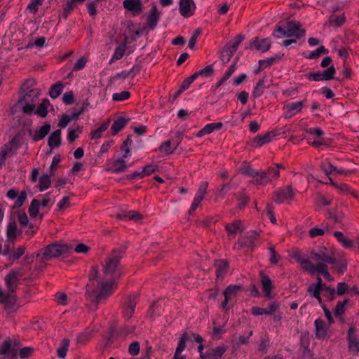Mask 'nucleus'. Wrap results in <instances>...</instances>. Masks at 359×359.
Masks as SVG:
<instances>
[{
  "mask_svg": "<svg viewBox=\"0 0 359 359\" xmlns=\"http://www.w3.org/2000/svg\"><path fill=\"white\" fill-rule=\"evenodd\" d=\"M311 258L314 262H318V264L316 266L308 258L304 257L298 258L297 261L301 266L311 275H314L316 273H318L323 275L327 280L332 281L333 278L328 273L327 266L323 263H320V262L329 264H334L335 259L332 255H328L326 252L325 248H322L317 252H313L311 254Z\"/></svg>",
  "mask_w": 359,
  "mask_h": 359,
  "instance_id": "obj_1",
  "label": "nucleus"
},
{
  "mask_svg": "<svg viewBox=\"0 0 359 359\" xmlns=\"http://www.w3.org/2000/svg\"><path fill=\"white\" fill-rule=\"evenodd\" d=\"M18 279V273L17 272H11L6 276L5 281L8 290L11 292L7 296L0 291V301L4 304L6 309L8 312H11L15 309L16 300L13 294V291L17 286Z\"/></svg>",
  "mask_w": 359,
  "mask_h": 359,
  "instance_id": "obj_2",
  "label": "nucleus"
},
{
  "mask_svg": "<svg viewBox=\"0 0 359 359\" xmlns=\"http://www.w3.org/2000/svg\"><path fill=\"white\" fill-rule=\"evenodd\" d=\"M304 33L305 31L299 24L290 22L284 27H278L273 32V35L278 39L285 37L298 39L304 35Z\"/></svg>",
  "mask_w": 359,
  "mask_h": 359,
  "instance_id": "obj_3",
  "label": "nucleus"
},
{
  "mask_svg": "<svg viewBox=\"0 0 359 359\" xmlns=\"http://www.w3.org/2000/svg\"><path fill=\"white\" fill-rule=\"evenodd\" d=\"M71 249L72 246L67 244L53 243L47 246L42 254L37 253L36 257L42 262H46L49 259L57 257Z\"/></svg>",
  "mask_w": 359,
  "mask_h": 359,
  "instance_id": "obj_4",
  "label": "nucleus"
},
{
  "mask_svg": "<svg viewBox=\"0 0 359 359\" xmlns=\"http://www.w3.org/2000/svg\"><path fill=\"white\" fill-rule=\"evenodd\" d=\"M21 343L16 339H7L0 345V355L3 359H16Z\"/></svg>",
  "mask_w": 359,
  "mask_h": 359,
  "instance_id": "obj_5",
  "label": "nucleus"
},
{
  "mask_svg": "<svg viewBox=\"0 0 359 359\" xmlns=\"http://www.w3.org/2000/svg\"><path fill=\"white\" fill-rule=\"evenodd\" d=\"M121 256V252H114L111 255L104 268V273L106 276H112L114 278L120 276L118 264Z\"/></svg>",
  "mask_w": 359,
  "mask_h": 359,
  "instance_id": "obj_6",
  "label": "nucleus"
},
{
  "mask_svg": "<svg viewBox=\"0 0 359 359\" xmlns=\"http://www.w3.org/2000/svg\"><path fill=\"white\" fill-rule=\"evenodd\" d=\"M40 95L41 90L36 88L29 90L24 95L20 102H25V104L22 106V110L25 113L30 114L34 111L35 108L34 103L37 100Z\"/></svg>",
  "mask_w": 359,
  "mask_h": 359,
  "instance_id": "obj_7",
  "label": "nucleus"
},
{
  "mask_svg": "<svg viewBox=\"0 0 359 359\" xmlns=\"http://www.w3.org/2000/svg\"><path fill=\"white\" fill-rule=\"evenodd\" d=\"M115 288L116 283L113 280L101 285L100 287L97 288L95 291H90L89 285H87V292L89 294L90 297H93V295H94L96 297L97 301L99 302L102 299L111 294Z\"/></svg>",
  "mask_w": 359,
  "mask_h": 359,
  "instance_id": "obj_8",
  "label": "nucleus"
},
{
  "mask_svg": "<svg viewBox=\"0 0 359 359\" xmlns=\"http://www.w3.org/2000/svg\"><path fill=\"white\" fill-rule=\"evenodd\" d=\"M297 191L291 186H287L276 191L273 195V201L278 203H290L294 198Z\"/></svg>",
  "mask_w": 359,
  "mask_h": 359,
  "instance_id": "obj_9",
  "label": "nucleus"
},
{
  "mask_svg": "<svg viewBox=\"0 0 359 359\" xmlns=\"http://www.w3.org/2000/svg\"><path fill=\"white\" fill-rule=\"evenodd\" d=\"M304 106V101L291 102L285 104L283 107V116L290 118L300 113Z\"/></svg>",
  "mask_w": 359,
  "mask_h": 359,
  "instance_id": "obj_10",
  "label": "nucleus"
},
{
  "mask_svg": "<svg viewBox=\"0 0 359 359\" xmlns=\"http://www.w3.org/2000/svg\"><path fill=\"white\" fill-rule=\"evenodd\" d=\"M208 183L203 182L201 184L198 191H196L193 202L190 207V212H194L197 209L201 201L204 199L207 193Z\"/></svg>",
  "mask_w": 359,
  "mask_h": 359,
  "instance_id": "obj_11",
  "label": "nucleus"
},
{
  "mask_svg": "<svg viewBox=\"0 0 359 359\" xmlns=\"http://www.w3.org/2000/svg\"><path fill=\"white\" fill-rule=\"evenodd\" d=\"M196 5L193 0H180L179 2V11L184 18H189L194 15Z\"/></svg>",
  "mask_w": 359,
  "mask_h": 359,
  "instance_id": "obj_12",
  "label": "nucleus"
},
{
  "mask_svg": "<svg viewBox=\"0 0 359 359\" xmlns=\"http://www.w3.org/2000/svg\"><path fill=\"white\" fill-rule=\"evenodd\" d=\"M271 46V41L269 38L262 39L255 38L250 42V48L257 50L261 53L269 50Z\"/></svg>",
  "mask_w": 359,
  "mask_h": 359,
  "instance_id": "obj_13",
  "label": "nucleus"
},
{
  "mask_svg": "<svg viewBox=\"0 0 359 359\" xmlns=\"http://www.w3.org/2000/svg\"><path fill=\"white\" fill-rule=\"evenodd\" d=\"M241 291V286L238 285H229L228 286L224 292V300L222 303L221 306L223 309H225L227 306L228 303L234 299L238 294V293Z\"/></svg>",
  "mask_w": 359,
  "mask_h": 359,
  "instance_id": "obj_14",
  "label": "nucleus"
},
{
  "mask_svg": "<svg viewBox=\"0 0 359 359\" xmlns=\"http://www.w3.org/2000/svg\"><path fill=\"white\" fill-rule=\"evenodd\" d=\"M242 172L249 176L256 177L257 183L259 184H267L270 181V177L264 172L258 173L252 170L251 168H246L243 169Z\"/></svg>",
  "mask_w": 359,
  "mask_h": 359,
  "instance_id": "obj_15",
  "label": "nucleus"
},
{
  "mask_svg": "<svg viewBox=\"0 0 359 359\" xmlns=\"http://www.w3.org/2000/svg\"><path fill=\"white\" fill-rule=\"evenodd\" d=\"M355 330L354 327H350L348 331V348L353 353L359 352V338L355 337Z\"/></svg>",
  "mask_w": 359,
  "mask_h": 359,
  "instance_id": "obj_16",
  "label": "nucleus"
},
{
  "mask_svg": "<svg viewBox=\"0 0 359 359\" xmlns=\"http://www.w3.org/2000/svg\"><path fill=\"white\" fill-rule=\"evenodd\" d=\"M323 285L322 280L320 277L317 278V283L311 285L308 288V292L313 295L320 304H322V299L320 297V292H322Z\"/></svg>",
  "mask_w": 359,
  "mask_h": 359,
  "instance_id": "obj_17",
  "label": "nucleus"
},
{
  "mask_svg": "<svg viewBox=\"0 0 359 359\" xmlns=\"http://www.w3.org/2000/svg\"><path fill=\"white\" fill-rule=\"evenodd\" d=\"M188 339L187 333H184L178 341L177 347L175 350L172 359H186V356L182 355V351L185 349L186 342Z\"/></svg>",
  "mask_w": 359,
  "mask_h": 359,
  "instance_id": "obj_18",
  "label": "nucleus"
},
{
  "mask_svg": "<svg viewBox=\"0 0 359 359\" xmlns=\"http://www.w3.org/2000/svg\"><path fill=\"white\" fill-rule=\"evenodd\" d=\"M127 168L128 165L126 161L122 158H119L112 162L109 170L114 173H118L125 172Z\"/></svg>",
  "mask_w": 359,
  "mask_h": 359,
  "instance_id": "obj_19",
  "label": "nucleus"
},
{
  "mask_svg": "<svg viewBox=\"0 0 359 359\" xmlns=\"http://www.w3.org/2000/svg\"><path fill=\"white\" fill-rule=\"evenodd\" d=\"M61 134L62 132L59 129L50 134L48 144L51 151L61 145Z\"/></svg>",
  "mask_w": 359,
  "mask_h": 359,
  "instance_id": "obj_20",
  "label": "nucleus"
},
{
  "mask_svg": "<svg viewBox=\"0 0 359 359\" xmlns=\"http://www.w3.org/2000/svg\"><path fill=\"white\" fill-rule=\"evenodd\" d=\"M316 335L319 339H324L327 336V326L321 319L315 320Z\"/></svg>",
  "mask_w": 359,
  "mask_h": 359,
  "instance_id": "obj_21",
  "label": "nucleus"
},
{
  "mask_svg": "<svg viewBox=\"0 0 359 359\" xmlns=\"http://www.w3.org/2000/svg\"><path fill=\"white\" fill-rule=\"evenodd\" d=\"M222 126V123H211L205 125L196 135V137H201L205 135L210 134L215 130H219Z\"/></svg>",
  "mask_w": 359,
  "mask_h": 359,
  "instance_id": "obj_22",
  "label": "nucleus"
},
{
  "mask_svg": "<svg viewBox=\"0 0 359 359\" xmlns=\"http://www.w3.org/2000/svg\"><path fill=\"white\" fill-rule=\"evenodd\" d=\"M123 6L126 9L134 13H139L142 10L140 0H125L123 1Z\"/></svg>",
  "mask_w": 359,
  "mask_h": 359,
  "instance_id": "obj_23",
  "label": "nucleus"
},
{
  "mask_svg": "<svg viewBox=\"0 0 359 359\" xmlns=\"http://www.w3.org/2000/svg\"><path fill=\"white\" fill-rule=\"evenodd\" d=\"M226 351V346H219L206 353L205 359H220L222 355Z\"/></svg>",
  "mask_w": 359,
  "mask_h": 359,
  "instance_id": "obj_24",
  "label": "nucleus"
},
{
  "mask_svg": "<svg viewBox=\"0 0 359 359\" xmlns=\"http://www.w3.org/2000/svg\"><path fill=\"white\" fill-rule=\"evenodd\" d=\"M261 281L265 296L268 298H271V281L270 278L265 276L264 273H261Z\"/></svg>",
  "mask_w": 359,
  "mask_h": 359,
  "instance_id": "obj_25",
  "label": "nucleus"
},
{
  "mask_svg": "<svg viewBox=\"0 0 359 359\" xmlns=\"http://www.w3.org/2000/svg\"><path fill=\"white\" fill-rule=\"evenodd\" d=\"M344 14H332L329 18V25L333 27H339L341 26L345 22Z\"/></svg>",
  "mask_w": 359,
  "mask_h": 359,
  "instance_id": "obj_26",
  "label": "nucleus"
},
{
  "mask_svg": "<svg viewBox=\"0 0 359 359\" xmlns=\"http://www.w3.org/2000/svg\"><path fill=\"white\" fill-rule=\"evenodd\" d=\"M53 175L45 174L41 175L39 179V189L40 191H43L48 189L51 184L50 177Z\"/></svg>",
  "mask_w": 359,
  "mask_h": 359,
  "instance_id": "obj_27",
  "label": "nucleus"
},
{
  "mask_svg": "<svg viewBox=\"0 0 359 359\" xmlns=\"http://www.w3.org/2000/svg\"><path fill=\"white\" fill-rule=\"evenodd\" d=\"M334 237L337 239V241L341 243V244L346 248H351L353 245V242L346 238L343 233L340 231H335L334 233Z\"/></svg>",
  "mask_w": 359,
  "mask_h": 359,
  "instance_id": "obj_28",
  "label": "nucleus"
},
{
  "mask_svg": "<svg viewBox=\"0 0 359 359\" xmlns=\"http://www.w3.org/2000/svg\"><path fill=\"white\" fill-rule=\"evenodd\" d=\"M272 135L269 133L264 134V135L257 136L253 140V144L255 147H262L263 144L269 143L271 141Z\"/></svg>",
  "mask_w": 359,
  "mask_h": 359,
  "instance_id": "obj_29",
  "label": "nucleus"
},
{
  "mask_svg": "<svg viewBox=\"0 0 359 359\" xmlns=\"http://www.w3.org/2000/svg\"><path fill=\"white\" fill-rule=\"evenodd\" d=\"M126 49V42L125 41L121 45L117 46L114 50V53L110 60V62H114L120 60L124 55Z\"/></svg>",
  "mask_w": 359,
  "mask_h": 359,
  "instance_id": "obj_30",
  "label": "nucleus"
},
{
  "mask_svg": "<svg viewBox=\"0 0 359 359\" xmlns=\"http://www.w3.org/2000/svg\"><path fill=\"white\" fill-rule=\"evenodd\" d=\"M127 122V120L123 117H119L116 121H114L111 127V130H112L113 134H116L121 129H123L126 125Z\"/></svg>",
  "mask_w": 359,
  "mask_h": 359,
  "instance_id": "obj_31",
  "label": "nucleus"
},
{
  "mask_svg": "<svg viewBox=\"0 0 359 359\" xmlns=\"http://www.w3.org/2000/svg\"><path fill=\"white\" fill-rule=\"evenodd\" d=\"M69 346V340L66 338L63 339L61 342L60 346L57 349V356L60 358L63 359L65 358V356L67 355V352L68 351Z\"/></svg>",
  "mask_w": 359,
  "mask_h": 359,
  "instance_id": "obj_32",
  "label": "nucleus"
},
{
  "mask_svg": "<svg viewBox=\"0 0 359 359\" xmlns=\"http://www.w3.org/2000/svg\"><path fill=\"white\" fill-rule=\"evenodd\" d=\"M50 130V126L49 124H45L40 128V129L35 132L34 134V140L38 141L42 140L49 133Z\"/></svg>",
  "mask_w": 359,
  "mask_h": 359,
  "instance_id": "obj_33",
  "label": "nucleus"
},
{
  "mask_svg": "<svg viewBox=\"0 0 359 359\" xmlns=\"http://www.w3.org/2000/svg\"><path fill=\"white\" fill-rule=\"evenodd\" d=\"M159 13L158 12V10L156 6H153L151 9L149 11V17H148V21L150 24V25L154 27L156 25L158 20H159Z\"/></svg>",
  "mask_w": 359,
  "mask_h": 359,
  "instance_id": "obj_34",
  "label": "nucleus"
},
{
  "mask_svg": "<svg viewBox=\"0 0 359 359\" xmlns=\"http://www.w3.org/2000/svg\"><path fill=\"white\" fill-rule=\"evenodd\" d=\"M17 233V226L15 222H10L7 226V238L12 242L15 239Z\"/></svg>",
  "mask_w": 359,
  "mask_h": 359,
  "instance_id": "obj_35",
  "label": "nucleus"
},
{
  "mask_svg": "<svg viewBox=\"0 0 359 359\" xmlns=\"http://www.w3.org/2000/svg\"><path fill=\"white\" fill-rule=\"evenodd\" d=\"M81 133V128L77 126L76 128H69L68 129L67 139L69 142H74Z\"/></svg>",
  "mask_w": 359,
  "mask_h": 359,
  "instance_id": "obj_36",
  "label": "nucleus"
},
{
  "mask_svg": "<svg viewBox=\"0 0 359 359\" xmlns=\"http://www.w3.org/2000/svg\"><path fill=\"white\" fill-rule=\"evenodd\" d=\"M242 40L243 38L241 36H238L233 41L228 43L224 48L228 50L230 54H234Z\"/></svg>",
  "mask_w": 359,
  "mask_h": 359,
  "instance_id": "obj_37",
  "label": "nucleus"
},
{
  "mask_svg": "<svg viewBox=\"0 0 359 359\" xmlns=\"http://www.w3.org/2000/svg\"><path fill=\"white\" fill-rule=\"evenodd\" d=\"M40 208V201L34 199L30 204L29 208V214L32 217H36L39 215Z\"/></svg>",
  "mask_w": 359,
  "mask_h": 359,
  "instance_id": "obj_38",
  "label": "nucleus"
},
{
  "mask_svg": "<svg viewBox=\"0 0 359 359\" xmlns=\"http://www.w3.org/2000/svg\"><path fill=\"white\" fill-rule=\"evenodd\" d=\"M64 88L61 83H57L51 86L49 90V95L51 98H57L62 92Z\"/></svg>",
  "mask_w": 359,
  "mask_h": 359,
  "instance_id": "obj_39",
  "label": "nucleus"
},
{
  "mask_svg": "<svg viewBox=\"0 0 359 359\" xmlns=\"http://www.w3.org/2000/svg\"><path fill=\"white\" fill-rule=\"evenodd\" d=\"M242 228V224L240 221L234 222L226 226V231L229 235L235 236Z\"/></svg>",
  "mask_w": 359,
  "mask_h": 359,
  "instance_id": "obj_40",
  "label": "nucleus"
},
{
  "mask_svg": "<svg viewBox=\"0 0 359 359\" xmlns=\"http://www.w3.org/2000/svg\"><path fill=\"white\" fill-rule=\"evenodd\" d=\"M49 101L48 100H43L37 107L35 113L41 117H45L48 114V106Z\"/></svg>",
  "mask_w": 359,
  "mask_h": 359,
  "instance_id": "obj_41",
  "label": "nucleus"
},
{
  "mask_svg": "<svg viewBox=\"0 0 359 359\" xmlns=\"http://www.w3.org/2000/svg\"><path fill=\"white\" fill-rule=\"evenodd\" d=\"M327 53V49H326L324 46H321L318 47L316 50L309 53V54L306 55V57L310 60L316 59L320 57L321 55L326 54Z\"/></svg>",
  "mask_w": 359,
  "mask_h": 359,
  "instance_id": "obj_42",
  "label": "nucleus"
},
{
  "mask_svg": "<svg viewBox=\"0 0 359 359\" xmlns=\"http://www.w3.org/2000/svg\"><path fill=\"white\" fill-rule=\"evenodd\" d=\"M118 217L120 219L128 218L129 219L134 221H139L142 218V215L139 212L134 210H130L124 215H118Z\"/></svg>",
  "mask_w": 359,
  "mask_h": 359,
  "instance_id": "obj_43",
  "label": "nucleus"
},
{
  "mask_svg": "<svg viewBox=\"0 0 359 359\" xmlns=\"http://www.w3.org/2000/svg\"><path fill=\"white\" fill-rule=\"evenodd\" d=\"M227 262L225 260L217 261L215 264L217 276H222L227 268Z\"/></svg>",
  "mask_w": 359,
  "mask_h": 359,
  "instance_id": "obj_44",
  "label": "nucleus"
},
{
  "mask_svg": "<svg viewBox=\"0 0 359 359\" xmlns=\"http://www.w3.org/2000/svg\"><path fill=\"white\" fill-rule=\"evenodd\" d=\"M277 60L276 57H272L270 58H268L266 60H259V72L264 69L265 68L269 67L270 65H273L276 61Z\"/></svg>",
  "mask_w": 359,
  "mask_h": 359,
  "instance_id": "obj_45",
  "label": "nucleus"
},
{
  "mask_svg": "<svg viewBox=\"0 0 359 359\" xmlns=\"http://www.w3.org/2000/svg\"><path fill=\"white\" fill-rule=\"evenodd\" d=\"M136 306V302L135 299H130L128 302V304L125 309V316L127 318H130L132 314L135 311V308Z\"/></svg>",
  "mask_w": 359,
  "mask_h": 359,
  "instance_id": "obj_46",
  "label": "nucleus"
},
{
  "mask_svg": "<svg viewBox=\"0 0 359 359\" xmlns=\"http://www.w3.org/2000/svg\"><path fill=\"white\" fill-rule=\"evenodd\" d=\"M160 152L165 154H170L173 152L174 149L171 148L170 141H165L163 142L158 148Z\"/></svg>",
  "mask_w": 359,
  "mask_h": 359,
  "instance_id": "obj_47",
  "label": "nucleus"
},
{
  "mask_svg": "<svg viewBox=\"0 0 359 359\" xmlns=\"http://www.w3.org/2000/svg\"><path fill=\"white\" fill-rule=\"evenodd\" d=\"M322 293L327 299L332 300L335 295V290L323 285Z\"/></svg>",
  "mask_w": 359,
  "mask_h": 359,
  "instance_id": "obj_48",
  "label": "nucleus"
},
{
  "mask_svg": "<svg viewBox=\"0 0 359 359\" xmlns=\"http://www.w3.org/2000/svg\"><path fill=\"white\" fill-rule=\"evenodd\" d=\"M265 81L264 79H259L257 83L256 87L254 89L253 91V95L256 97L260 96L263 93V90L265 88Z\"/></svg>",
  "mask_w": 359,
  "mask_h": 359,
  "instance_id": "obj_49",
  "label": "nucleus"
},
{
  "mask_svg": "<svg viewBox=\"0 0 359 359\" xmlns=\"http://www.w3.org/2000/svg\"><path fill=\"white\" fill-rule=\"evenodd\" d=\"M130 93L128 91H122L113 94L112 99L114 101H124L130 97Z\"/></svg>",
  "mask_w": 359,
  "mask_h": 359,
  "instance_id": "obj_50",
  "label": "nucleus"
},
{
  "mask_svg": "<svg viewBox=\"0 0 359 359\" xmlns=\"http://www.w3.org/2000/svg\"><path fill=\"white\" fill-rule=\"evenodd\" d=\"M72 120V116L67 114H62L59 120L58 126L65 128Z\"/></svg>",
  "mask_w": 359,
  "mask_h": 359,
  "instance_id": "obj_51",
  "label": "nucleus"
},
{
  "mask_svg": "<svg viewBox=\"0 0 359 359\" xmlns=\"http://www.w3.org/2000/svg\"><path fill=\"white\" fill-rule=\"evenodd\" d=\"M336 73V69L334 66L329 67L327 69L324 70L323 74L325 81L330 80L334 78Z\"/></svg>",
  "mask_w": 359,
  "mask_h": 359,
  "instance_id": "obj_52",
  "label": "nucleus"
},
{
  "mask_svg": "<svg viewBox=\"0 0 359 359\" xmlns=\"http://www.w3.org/2000/svg\"><path fill=\"white\" fill-rule=\"evenodd\" d=\"M347 303V301L345 300L344 302H339L334 309V315L338 317H341L345 309V305Z\"/></svg>",
  "mask_w": 359,
  "mask_h": 359,
  "instance_id": "obj_53",
  "label": "nucleus"
},
{
  "mask_svg": "<svg viewBox=\"0 0 359 359\" xmlns=\"http://www.w3.org/2000/svg\"><path fill=\"white\" fill-rule=\"evenodd\" d=\"M43 0H32L27 6V8L32 13H36L38 11V8L43 4Z\"/></svg>",
  "mask_w": 359,
  "mask_h": 359,
  "instance_id": "obj_54",
  "label": "nucleus"
},
{
  "mask_svg": "<svg viewBox=\"0 0 359 359\" xmlns=\"http://www.w3.org/2000/svg\"><path fill=\"white\" fill-rule=\"evenodd\" d=\"M330 180L331 184L333 185L334 187H335L336 188H337L341 192L352 194V192L351 191V188L349 187V186L347 184L341 183L339 184H337L336 183L332 182V179H330Z\"/></svg>",
  "mask_w": 359,
  "mask_h": 359,
  "instance_id": "obj_55",
  "label": "nucleus"
},
{
  "mask_svg": "<svg viewBox=\"0 0 359 359\" xmlns=\"http://www.w3.org/2000/svg\"><path fill=\"white\" fill-rule=\"evenodd\" d=\"M70 205L69 197L64 196L57 204L59 210H63L67 208Z\"/></svg>",
  "mask_w": 359,
  "mask_h": 359,
  "instance_id": "obj_56",
  "label": "nucleus"
},
{
  "mask_svg": "<svg viewBox=\"0 0 359 359\" xmlns=\"http://www.w3.org/2000/svg\"><path fill=\"white\" fill-rule=\"evenodd\" d=\"M87 60L86 57H82L77 60V61L75 62L73 69L74 71H80L83 69L86 65Z\"/></svg>",
  "mask_w": 359,
  "mask_h": 359,
  "instance_id": "obj_57",
  "label": "nucleus"
},
{
  "mask_svg": "<svg viewBox=\"0 0 359 359\" xmlns=\"http://www.w3.org/2000/svg\"><path fill=\"white\" fill-rule=\"evenodd\" d=\"M321 168L327 175H330L336 170V168L327 161L322 162Z\"/></svg>",
  "mask_w": 359,
  "mask_h": 359,
  "instance_id": "obj_58",
  "label": "nucleus"
},
{
  "mask_svg": "<svg viewBox=\"0 0 359 359\" xmlns=\"http://www.w3.org/2000/svg\"><path fill=\"white\" fill-rule=\"evenodd\" d=\"M61 161V156L59 154H56L53 156L52 163L49 168V172H50V175H54V168L57 167L59 163Z\"/></svg>",
  "mask_w": 359,
  "mask_h": 359,
  "instance_id": "obj_59",
  "label": "nucleus"
},
{
  "mask_svg": "<svg viewBox=\"0 0 359 359\" xmlns=\"http://www.w3.org/2000/svg\"><path fill=\"white\" fill-rule=\"evenodd\" d=\"M27 198V193L25 191H22L16 198L14 207L20 208L22 205L25 201Z\"/></svg>",
  "mask_w": 359,
  "mask_h": 359,
  "instance_id": "obj_60",
  "label": "nucleus"
},
{
  "mask_svg": "<svg viewBox=\"0 0 359 359\" xmlns=\"http://www.w3.org/2000/svg\"><path fill=\"white\" fill-rule=\"evenodd\" d=\"M306 77L310 81H325L324 78H323V74L320 73V72H311V73H309V74H308L306 75Z\"/></svg>",
  "mask_w": 359,
  "mask_h": 359,
  "instance_id": "obj_61",
  "label": "nucleus"
},
{
  "mask_svg": "<svg viewBox=\"0 0 359 359\" xmlns=\"http://www.w3.org/2000/svg\"><path fill=\"white\" fill-rule=\"evenodd\" d=\"M19 354L21 358H25L31 355L34 351V349L29 346L19 349Z\"/></svg>",
  "mask_w": 359,
  "mask_h": 359,
  "instance_id": "obj_62",
  "label": "nucleus"
},
{
  "mask_svg": "<svg viewBox=\"0 0 359 359\" xmlns=\"http://www.w3.org/2000/svg\"><path fill=\"white\" fill-rule=\"evenodd\" d=\"M128 351L130 355L135 356L137 355L140 352V344L138 342H133L128 348Z\"/></svg>",
  "mask_w": 359,
  "mask_h": 359,
  "instance_id": "obj_63",
  "label": "nucleus"
},
{
  "mask_svg": "<svg viewBox=\"0 0 359 359\" xmlns=\"http://www.w3.org/2000/svg\"><path fill=\"white\" fill-rule=\"evenodd\" d=\"M233 54H230L229 50L224 48V49L222 50V53H221V60H222V62L223 63L229 62L230 61L231 57L233 56Z\"/></svg>",
  "mask_w": 359,
  "mask_h": 359,
  "instance_id": "obj_64",
  "label": "nucleus"
}]
</instances>
